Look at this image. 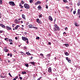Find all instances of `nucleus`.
Listing matches in <instances>:
<instances>
[{
    "instance_id": "1",
    "label": "nucleus",
    "mask_w": 80,
    "mask_h": 80,
    "mask_svg": "<svg viewBox=\"0 0 80 80\" xmlns=\"http://www.w3.org/2000/svg\"><path fill=\"white\" fill-rule=\"evenodd\" d=\"M24 7L26 9H29L30 8V6L27 3H25L24 5Z\"/></svg>"
},
{
    "instance_id": "2",
    "label": "nucleus",
    "mask_w": 80,
    "mask_h": 80,
    "mask_svg": "<svg viewBox=\"0 0 80 80\" xmlns=\"http://www.w3.org/2000/svg\"><path fill=\"white\" fill-rule=\"evenodd\" d=\"M8 3L9 4H10V5H11L12 7L15 6V3H14V2L12 1H10V2H9Z\"/></svg>"
},
{
    "instance_id": "3",
    "label": "nucleus",
    "mask_w": 80,
    "mask_h": 80,
    "mask_svg": "<svg viewBox=\"0 0 80 80\" xmlns=\"http://www.w3.org/2000/svg\"><path fill=\"white\" fill-rule=\"evenodd\" d=\"M22 40H23V41H26V40H28V39L27 37H22Z\"/></svg>"
},
{
    "instance_id": "4",
    "label": "nucleus",
    "mask_w": 80,
    "mask_h": 80,
    "mask_svg": "<svg viewBox=\"0 0 80 80\" xmlns=\"http://www.w3.org/2000/svg\"><path fill=\"white\" fill-rule=\"evenodd\" d=\"M6 28L7 29V30H12V28L11 27L8 26H7L6 27Z\"/></svg>"
},
{
    "instance_id": "5",
    "label": "nucleus",
    "mask_w": 80,
    "mask_h": 80,
    "mask_svg": "<svg viewBox=\"0 0 80 80\" xmlns=\"http://www.w3.org/2000/svg\"><path fill=\"white\" fill-rule=\"evenodd\" d=\"M0 26H1V27H2V28H4V29L6 28V27H5V25L3 24L0 23Z\"/></svg>"
},
{
    "instance_id": "6",
    "label": "nucleus",
    "mask_w": 80,
    "mask_h": 80,
    "mask_svg": "<svg viewBox=\"0 0 80 80\" xmlns=\"http://www.w3.org/2000/svg\"><path fill=\"white\" fill-rule=\"evenodd\" d=\"M36 22H37L38 23H41V21L40 20V19H39V18H37Z\"/></svg>"
},
{
    "instance_id": "7",
    "label": "nucleus",
    "mask_w": 80,
    "mask_h": 80,
    "mask_svg": "<svg viewBox=\"0 0 80 80\" xmlns=\"http://www.w3.org/2000/svg\"><path fill=\"white\" fill-rule=\"evenodd\" d=\"M4 52H8L9 51V50H8V49H7V47H6L4 48Z\"/></svg>"
},
{
    "instance_id": "8",
    "label": "nucleus",
    "mask_w": 80,
    "mask_h": 80,
    "mask_svg": "<svg viewBox=\"0 0 80 80\" xmlns=\"http://www.w3.org/2000/svg\"><path fill=\"white\" fill-rule=\"evenodd\" d=\"M66 59L67 60L68 62L69 63H71V60L69 59H68V58L66 57Z\"/></svg>"
},
{
    "instance_id": "9",
    "label": "nucleus",
    "mask_w": 80,
    "mask_h": 80,
    "mask_svg": "<svg viewBox=\"0 0 80 80\" xmlns=\"http://www.w3.org/2000/svg\"><path fill=\"white\" fill-rule=\"evenodd\" d=\"M49 20H50L51 22L53 21V18H52L51 16L49 17Z\"/></svg>"
},
{
    "instance_id": "10",
    "label": "nucleus",
    "mask_w": 80,
    "mask_h": 80,
    "mask_svg": "<svg viewBox=\"0 0 80 80\" xmlns=\"http://www.w3.org/2000/svg\"><path fill=\"white\" fill-rule=\"evenodd\" d=\"M29 63H31L32 65H33L34 66H35V62H30Z\"/></svg>"
},
{
    "instance_id": "11",
    "label": "nucleus",
    "mask_w": 80,
    "mask_h": 80,
    "mask_svg": "<svg viewBox=\"0 0 80 80\" xmlns=\"http://www.w3.org/2000/svg\"><path fill=\"white\" fill-rule=\"evenodd\" d=\"M48 72H52V68L50 67L48 68Z\"/></svg>"
},
{
    "instance_id": "12",
    "label": "nucleus",
    "mask_w": 80,
    "mask_h": 80,
    "mask_svg": "<svg viewBox=\"0 0 80 80\" xmlns=\"http://www.w3.org/2000/svg\"><path fill=\"white\" fill-rule=\"evenodd\" d=\"M54 26H55V28H57V30H59V27H58L57 26V24H55Z\"/></svg>"
},
{
    "instance_id": "13",
    "label": "nucleus",
    "mask_w": 80,
    "mask_h": 80,
    "mask_svg": "<svg viewBox=\"0 0 80 80\" xmlns=\"http://www.w3.org/2000/svg\"><path fill=\"white\" fill-rule=\"evenodd\" d=\"M22 18H24V20H26V18H25V16L24 14L22 15Z\"/></svg>"
},
{
    "instance_id": "14",
    "label": "nucleus",
    "mask_w": 80,
    "mask_h": 80,
    "mask_svg": "<svg viewBox=\"0 0 80 80\" xmlns=\"http://www.w3.org/2000/svg\"><path fill=\"white\" fill-rule=\"evenodd\" d=\"M20 52L22 55H26V54L25 53L23 52Z\"/></svg>"
},
{
    "instance_id": "15",
    "label": "nucleus",
    "mask_w": 80,
    "mask_h": 80,
    "mask_svg": "<svg viewBox=\"0 0 80 80\" xmlns=\"http://www.w3.org/2000/svg\"><path fill=\"white\" fill-rule=\"evenodd\" d=\"M19 27H20V26H19V25H18L16 27H15V30H17V29H18Z\"/></svg>"
},
{
    "instance_id": "16",
    "label": "nucleus",
    "mask_w": 80,
    "mask_h": 80,
    "mask_svg": "<svg viewBox=\"0 0 80 80\" xmlns=\"http://www.w3.org/2000/svg\"><path fill=\"white\" fill-rule=\"evenodd\" d=\"M20 22L19 21V20L17 19L16 20V23H19Z\"/></svg>"
},
{
    "instance_id": "17",
    "label": "nucleus",
    "mask_w": 80,
    "mask_h": 80,
    "mask_svg": "<svg viewBox=\"0 0 80 80\" xmlns=\"http://www.w3.org/2000/svg\"><path fill=\"white\" fill-rule=\"evenodd\" d=\"M26 54H27V55H31V54H30L29 52H26Z\"/></svg>"
},
{
    "instance_id": "18",
    "label": "nucleus",
    "mask_w": 80,
    "mask_h": 80,
    "mask_svg": "<svg viewBox=\"0 0 80 80\" xmlns=\"http://www.w3.org/2000/svg\"><path fill=\"white\" fill-rule=\"evenodd\" d=\"M64 45H65V47H69V45L68 44H64Z\"/></svg>"
},
{
    "instance_id": "19",
    "label": "nucleus",
    "mask_w": 80,
    "mask_h": 80,
    "mask_svg": "<svg viewBox=\"0 0 80 80\" xmlns=\"http://www.w3.org/2000/svg\"><path fill=\"white\" fill-rule=\"evenodd\" d=\"M38 9L39 10H40L42 8V7L40 6H39L38 7Z\"/></svg>"
},
{
    "instance_id": "20",
    "label": "nucleus",
    "mask_w": 80,
    "mask_h": 80,
    "mask_svg": "<svg viewBox=\"0 0 80 80\" xmlns=\"http://www.w3.org/2000/svg\"><path fill=\"white\" fill-rule=\"evenodd\" d=\"M63 1V2L64 3H68V1L67 0H62Z\"/></svg>"
},
{
    "instance_id": "21",
    "label": "nucleus",
    "mask_w": 80,
    "mask_h": 80,
    "mask_svg": "<svg viewBox=\"0 0 80 80\" xmlns=\"http://www.w3.org/2000/svg\"><path fill=\"white\" fill-rule=\"evenodd\" d=\"M78 14L79 15H80V9H78Z\"/></svg>"
},
{
    "instance_id": "22",
    "label": "nucleus",
    "mask_w": 80,
    "mask_h": 80,
    "mask_svg": "<svg viewBox=\"0 0 80 80\" xmlns=\"http://www.w3.org/2000/svg\"><path fill=\"white\" fill-rule=\"evenodd\" d=\"M29 2L30 3H32L33 2V0H29Z\"/></svg>"
},
{
    "instance_id": "23",
    "label": "nucleus",
    "mask_w": 80,
    "mask_h": 80,
    "mask_svg": "<svg viewBox=\"0 0 80 80\" xmlns=\"http://www.w3.org/2000/svg\"><path fill=\"white\" fill-rule=\"evenodd\" d=\"M65 55H66V56H67L68 55H69V54H68V52H66L65 53Z\"/></svg>"
},
{
    "instance_id": "24",
    "label": "nucleus",
    "mask_w": 80,
    "mask_h": 80,
    "mask_svg": "<svg viewBox=\"0 0 80 80\" xmlns=\"http://www.w3.org/2000/svg\"><path fill=\"white\" fill-rule=\"evenodd\" d=\"M22 75H24L25 74H26V72L25 71H23L22 72Z\"/></svg>"
},
{
    "instance_id": "25",
    "label": "nucleus",
    "mask_w": 80,
    "mask_h": 80,
    "mask_svg": "<svg viewBox=\"0 0 80 80\" xmlns=\"http://www.w3.org/2000/svg\"><path fill=\"white\" fill-rule=\"evenodd\" d=\"M37 3H38V4H40L41 3V2L40 1H38L37 2Z\"/></svg>"
},
{
    "instance_id": "26",
    "label": "nucleus",
    "mask_w": 80,
    "mask_h": 80,
    "mask_svg": "<svg viewBox=\"0 0 80 80\" xmlns=\"http://www.w3.org/2000/svg\"><path fill=\"white\" fill-rule=\"evenodd\" d=\"M74 25L76 27H78V25H77V22H75L74 23Z\"/></svg>"
},
{
    "instance_id": "27",
    "label": "nucleus",
    "mask_w": 80,
    "mask_h": 80,
    "mask_svg": "<svg viewBox=\"0 0 80 80\" xmlns=\"http://www.w3.org/2000/svg\"><path fill=\"white\" fill-rule=\"evenodd\" d=\"M28 26L29 27V28H33V27L32 26L31 24L29 25Z\"/></svg>"
},
{
    "instance_id": "28",
    "label": "nucleus",
    "mask_w": 80,
    "mask_h": 80,
    "mask_svg": "<svg viewBox=\"0 0 80 80\" xmlns=\"http://www.w3.org/2000/svg\"><path fill=\"white\" fill-rule=\"evenodd\" d=\"M21 4H24V3H25V2L23 1H22V2H21Z\"/></svg>"
},
{
    "instance_id": "29",
    "label": "nucleus",
    "mask_w": 80,
    "mask_h": 80,
    "mask_svg": "<svg viewBox=\"0 0 80 80\" xmlns=\"http://www.w3.org/2000/svg\"><path fill=\"white\" fill-rule=\"evenodd\" d=\"M25 65L26 67H28V64H25Z\"/></svg>"
},
{
    "instance_id": "30",
    "label": "nucleus",
    "mask_w": 80,
    "mask_h": 80,
    "mask_svg": "<svg viewBox=\"0 0 80 80\" xmlns=\"http://www.w3.org/2000/svg\"><path fill=\"white\" fill-rule=\"evenodd\" d=\"M50 56V54H49L47 55V57H48V58H49Z\"/></svg>"
},
{
    "instance_id": "31",
    "label": "nucleus",
    "mask_w": 80,
    "mask_h": 80,
    "mask_svg": "<svg viewBox=\"0 0 80 80\" xmlns=\"http://www.w3.org/2000/svg\"><path fill=\"white\" fill-rule=\"evenodd\" d=\"M2 0H0V5H2Z\"/></svg>"
},
{
    "instance_id": "32",
    "label": "nucleus",
    "mask_w": 80,
    "mask_h": 80,
    "mask_svg": "<svg viewBox=\"0 0 80 80\" xmlns=\"http://www.w3.org/2000/svg\"><path fill=\"white\" fill-rule=\"evenodd\" d=\"M1 78H6V76H1Z\"/></svg>"
},
{
    "instance_id": "33",
    "label": "nucleus",
    "mask_w": 80,
    "mask_h": 80,
    "mask_svg": "<svg viewBox=\"0 0 80 80\" xmlns=\"http://www.w3.org/2000/svg\"><path fill=\"white\" fill-rule=\"evenodd\" d=\"M36 40H38V39H40V37H38L36 38Z\"/></svg>"
},
{
    "instance_id": "34",
    "label": "nucleus",
    "mask_w": 80,
    "mask_h": 80,
    "mask_svg": "<svg viewBox=\"0 0 80 80\" xmlns=\"http://www.w3.org/2000/svg\"><path fill=\"white\" fill-rule=\"evenodd\" d=\"M8 75H9V76H10V77H12V75H11V74L10 73H8Z\"/></svg>"
},
{
    "instance_id": "35",
    "label": "nucleus",
    "mask_w": 80,
    "mask_h": 80,
    "mask_svg": "<svg viewBox=\"0 0 80 80\" xmlns=\"http://www.w3.org/2000/svg\"><path fill=\"white\" fill-rule=\"evenodd\" d=\"M33 28H35V29H36V30H37V27H33Z\"/></svg>"
},
{
    "instance_id": "36",
    "label": "nucleus",
    "mask_w": 80,
    "mask_h": 80,
    "mask_svg": "<svg viewBox=\"0 0 80 80\" xmlns=\"http://www.w3.org/2000/svg\"><path fill=\"white\" fill-rule=\"evenodd\" d=\"M73 13L74 14V15H75V13H76V11H74L73 12Z\"/></svg>"
},
{
    "instance_id": "37",
    "label": "nucleus",
    "mask_w": 80,
    "mask_h": 80,
    "mask_svg": "<svg viewBox=\"0 0 80 80\" xmlns=\"http://www.w3.org/2000/svg\"><path fill=\"white\" fill-rule=\"evenodd\" d=\"M53 71L54 72H56V68H54L53 69Z\"/></svg>"
},
{
    "instance_id": "38",
    "label": "nucleus",
    "mask_w": 80,
    "mask_h": 80,
    "mask_svg": "<svg viewBox=\"0 0 80 80\" xmlns=\"http://www.w3.org/2000/svg\"><path fill=\"white\" fill-rule=\"evenodd\" d=\"M39 17L40 18H42V14H41V15H39Z\"/></svg>"
},
{
    "instance_id": "39",
    "label": "nucleus",
    "mask_w": 80,
    "mask_h": 80,
    "mask_svg": "<svg viewBox=\"0 0 80 80\" xmlns=\"http://www.w3.org/2000/svg\"><path fill=\"white\" fill-rule=\"evenodd\" d=\"M80 2H78L77 3V5L78 6H80Z\"/></svg>"
},
{
    "instance_id": "40",
    "label": "nucleus",
    "mask_w": 80,
    "mask_h": 80,
    "mask_svg": "<svg viewBox=\"0 0 80 80\" xmlns=\"http://www.w3.org/2000/svg\"><path fill=\"white\" fill-rule=\"evenodd\" d=\"M41 78H42V77H40L39 78H38L37 79V80H40L41 79Z\"/></svg>"
},
{
    "instance_id": "41",
    "label": "nucleus",
    "mask_w": 80,
    "mask_h": 80,
    "mask_svg": "<svg viewBox=\"0 0 80 80\" xmlns=\"http://www.w3.org/2000/svg\"><path fill=\"white\" fill-rule=\"evenodd\" d=\"M67 29H68V28L67 27H66L65 28V30H67Z\"/></svg>"
},
{
    "instance_id": "42",
    "label": "nucleus",
    "mask_w": 80,
    "mask_h": 80,
    "mask_svg": "<svg viewBox=\"0 0 80 80\" xmlns=\"http://www.w3.org/2000/svg\"><path fill=\"white\" fill-rule=\"evenodd\" d=\"M10 57H12V53H10Z\"/></svg>"
},
{
    "instance_id": "43",
    "label": "nucleus",
    "mask_w": 80,
    "mask_h": 80,
    "mask_svg": "<svg viewBox=\"0 0 80 80\" xmlns=\"http://www.w3.org/2000/svg\"><path fill=\"white\" fill-rule=\"evenodd\" d=\"M40 55H41V56H42V57H43V54L42 53H41L40 54Z\"/></svg>"
},
{
    "instance_id": "44",
    "label": "nucleus",
    "mask_w": 80,
    "mask_h": 80,
    "mask_svg": "<svg viewBox=\"0 0 80 80\" xmlns=\"http://www.w3.org/2000/svg\"><path fill=\"white\" fill-rule=\"evenodd\" d=\"M2 18V14L0 12V18Z\"/></svg>"
},
{
    "instance_id": "45",
    "label": "nucleus",
    "mask_w": 80,
    "mask_h": 80,
    "mask_svg": "<svg viewBox=\"0 0 80 80\" xmlns=\"http://www.w3.org/2000/svg\"><path fill=\"white\" fill-rule=\"evenodd\" d=\"M54 31H57V29L55 28H54Z\"/></svg>"
},
{
    "instance_id": "46",
    "label": "nucleus",
    "mask_w": 80,
    "mask_h": 80,
    "mask_svg": "<svg viewBox=\"0 0 80 80\" xmlns=\"http://www.w3.org/2000/svg\"><path fill=\"white\" fill-rule=\"evenodd\" d=\"M26 42L27 43V44H28V43H29L28 40H26Z\"/></svg>"
},
{
    "instance_id": "47",
    "label": "nucleus",
    "mask_w": 80,
    "mask_h": 80,
    "mask_svg": "<svg viewBox=\"0 0 80 80\" xmlns=\"http://www.w3.org/2000/svg\"><path fill=\"white\" fill-rule=\"evenodd\" d=\"M9 41L10 42H12V40L11 39H9Z\"/></svg>"
},
{
    "instance_id": "48",
    "label": "nucleus",
    "mask_w": 80,
    "mask_h": 80,
    "mask_svg": "<svg viewBox=\"0 0 80 80\" xmlns=\"http://www.w3.org/2000/svg\"><path fill=\"white\" fill-rule=\"evenodd\" d=\"M22 3H19V7H21L22 6Z\"/></svg>"
},
{
    "instance_id": "49",
    "label": "nucleus",
    "mask_w": 80,
    "mask_h": 80,
    "mask_svg": "<svg viewBox=\"0 0 80 80\" xmlns=\"http://www.w3.org/2000/svg\"><path fill=\"white\" fill-rule=\"evenodd\" d=\"M19 78L20 80H22V77H19Z\"/></svg>"
},
{
    "instance_id": "50",
    "label": "nucleus",
    "mask_w": 80,
    "mask_h": 80,
    "mask_svg": "<svg viewBox=\"0 0 80 80\" xmlns=\"http://www.w3.org/2000/svg\"><path fill=\"white\" fill-rule=\"evenodd\" d=\"M24 49H25L26 50H27V47H26V46H25V47H24Z\"/></svg>"
},
{
    "instance_id": "51",
    "label": "nucleus",
    "mask_w": 80,
    "mask_h": 80,
    "mask_svg": "<svg viewBox=\"0 0 80 80\" xmlns=\"http://www.w3.org/2000/svg\"><path fill=\"white\" fill-rule=\"evenodd\" d=\"M9 44L10 45H12V44H13V43L12 42H10Z\"/></svg>"
},
{
    "instance_id": "52",
    "label": "nucleus",
    "mask_w": 80,
    "mask_h": 80,
    "mask_svg": "<svg viewBox=\"0 0 80 80\" xmlns=\"http://www.w3.org/2000/svg\"><path fill=\"white\" fill-rule=\"evenodd\" d=\"M8 38H5L4 39V40L6 41V40H8Z\"/></svg>"
},
{
    "instance_id": "53",
    "label": "nucleus",
    "mask_w": 80,
    "mask_h": 80,
    "mask_svg": "<svg viewBox=\"0 0 80 80\" xmlns=\"http://www.w3.org/2000/svg\"><path fill=\"white\" fill-rule=\"evenodd\" d=\"M66 7L67 8H68V9H69L70 8L68 6H67Z\"/></svg>"
},
{
    "instance_id": "54",
    "label": "nucleus",
    "mask_w": 80,
    "mask_h": 80,
    "mask_svg": "<svg viewBox=\"0 0 80 80\" xmlns=\"http://www.w3.org/2000/svg\"><path fill=\"white\" fill-rule=\"evenodd\" d=\"M24 34H25V35H27V32H24Z\"/></svg>"
},
{
    "instance_id": "55",
    "label": "nucleus",
    "mask_w": 80,
    "mask_h": 80,
    "mask_svg": "<svg viewBox=\"0 0 80 80\" xmlns=\"http://www.w3.org/2000/svg\"><path fill=\"white\" fill-rule=\"evenodd\" d=\"M12 27H15V24H13L12 25Z\"/></svg>"
},
{
    "instance_id": "56",
    "label": "nucleus",
    "mask_w": 80,
    "mask_h": 80,
    "mask_svg": "<svg viewBox=\"0 0 80 80\" xmlns=\"http://www.w3.org/2000/svg\"><path fill=\"white\" fill-rule=\"evenodd\" d=\"M46 8L47 9H48V5H46Z\"/></svg>"
},
{
    "instance_id": "57",
    "label": "nucleus",
    "mask_w": 80,
    "mask_h": 80,
    "mask_svg": "<svg viewBox=\"0 0 80 80\" xmlns=\"http://www.w3.org/2000/svg\"><path fill=\"white\" fill-rule=\"evenodd\" d=\"M3 32V31H0V33H2Z\"/></svg>"
},
{
    "instance_id": "58",
    "label": "nucleus",
    "mask_w": 80,
    "mask_h": 80,
    "mask_svg": "<svg viewBox=\"0 0 80 80\" xmlns=\"http://www.w3.org/2000/svg\"><path fill=\"white\" fill-rule=\"evenodd\" d=\"M15 39H16V40H17V39H18V38H17V37H15Z\"/></svg>"
},
{
    "instance_id": "59",
    "label": "nucleus",
    "mask_w": 80,
    "mask_h": 80,
    "mask_svg": "<svg viewBox=\"0 0 80 80\" xmlns=\"http://www.w3.org/2000/svg\"><path fill=\"white\" fill-rule=\"evenodd\" d=\"M72 10H73V8H72L70 12H72Z\"/></svg>"
},
{
    "instance_id": "60",
    "label": "nucleus",
    "mask_w": 80,
    "mask_h": 80,
    "mask_svg": "<svg viewBox=\"0 0 80 80\" xmlns=\"http://www.w3.org/2000/svg\"><path fill=\"white\" fill-rule=\"evenodd\" d=\"M35 5H38L37 2H36V3H35Z\"/></svg>"
},
{
    "instance_id": "61",
    "label": "nucleus",
    "mask_w": 80,
    "mask_h": 80,
    "mask_svg": "<svg viewBox=\"0 0 80 80\" xmlns=\"http://www.w3.org/2000/svg\"><path fill=\"white\" fill-rule=\"evenodd\" d=\"M15 59H12V61L13 62H15Z\"/></svg>"
},
{
    "instance_id": "62",
    "label": "nucleus",
    "mask_w": 80,
    "mask_h": 80,
    "mask_svg": "<svg viewBox=\"0 0 80 80\" xmlns=\"http://www.w3.org/2000/svg\"><path fill=\"white\" fill-rule=\"evenodd\" d=\"M7 55H8V56H10V53H8L7 54Z\"/></svg>"
},
{
    "instance_id": "63",
    "label": "nucleus",
    "mask_w": 80,
    "mask_h": 80,
    "mask_svg": "<svg viewBox=\"0 0 80 80\" xmlns=\"http://www.w3.org/2000/svg\"><path fill=\"white\" fill-rule=\"evenodd\" d=\"M21 8H23V6H21Z\"/></svg>"
},
{
    "instance_id": "64",
    "label": "nucleus",
    "mask_w": 80,
    "mask_h": 80,
    "mask_svg": "<svg viewBox=\"0 0 80 80\" xmlns=\"http://www.w3.org/2000/svg\"><path fill=\"white\" fill-rule=\"evenodd\" d=\"M22 28L21 29H22V30H24V28Z\"/></svg>"
}]
</instances>
